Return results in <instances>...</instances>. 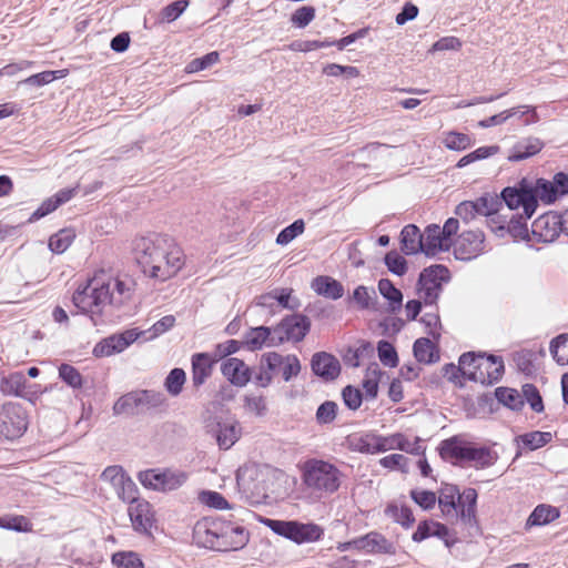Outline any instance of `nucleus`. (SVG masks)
Wrapping results in <instances>:
<instances>
[{
    "label": "nucleus",
    "mask_w": 568,
    "mask_h": 568,
    "mask_svg": "<svg viewBox=\"0 0 568 568\" xmlns=\"http://www.w3.org/2000/svg\"><path fill=\"white\" fill-rule=\"evenodd\" d=\"M132 252L142 272L160 281L174 276L185 262L180 245L166 234L152 233L134 239Z\"/></svg>",
    "instance_id": "obj_1"
},
{
    "label": "nucleus",
    "mask_w": 568,
    "mask_h": 568,
    "mask_svg": "<svg viewBox=\"0 0 568 568\" xmlns=\"http://www.w3.org/2000/svg\"><path fill=\"white\" fill-rule=\"evenodd\" d=\"M497 355L483 352H467L460 355L458 366L447 364L445 375L455 384L463 383L458 379L459 375L464 378L480 383L481 385H493L497 381Z\"/></svg>",
    "instance_id": "obj_2"
},
{
    "label": "nucleus",
    "mask_w": 568,
    "mask_h": 568,
    "mask_svg": "<svg viewBox=\"0 0 568 568\" xmlns=\"http://www.w3.org/2000/svg\"><path fill=\"white\" fill-rule=\"evenodd\" d=\"M477 497L474 488H466L460 493L456 485L443 484L437 500L443 516L455 518L466 527L476 528Z\"/></svg>",
    "instance_id": "obj_3"
},
{
    "label": "nucleus",
    "mask_w": 568,
    "mask_h": 568,
    "mask_svg": "<svg viewBox=\"0 0 568 568\" xmlns=\"http://www.w3.org/2000/svg\"><path fill=\"white\" fill-rule=\"evenodd\" d=\"M304 486L318 497L336 493L342 484L343 473L332 463L318 458H310L301 466Z\"/></svg>",
    "instance_id": "obj_4"
},
{
    "label": "nucleus",
    "mask_w": 568,
    "mask_h": 568,
    "mask_svg": "<svg viewBox=\"0 0 568 568\" xmlns=\"http://www.w3.org/2000/svg\"><path fill=\"white\" fill-rule=\"evenodd\" d=\"M111 284L112 281L105 278L104 272L95 274L73 293V305L80 313L89 314L92 320L94 316H101L104 307L110 304Z\"/></svg>",
    "instance_id": "obj_5"
},
{
    "label": "nucleus",
    "mask_w": 568,
    "mask_h": 568,
    "mask_svg": "<svg viewBox=\"0 0 568 568\" xmlns=\"http://www.w3.org/2000/svg\"><path fill=\"white\" fill-rule=\"evenodd\" d=\"M443 459L470 463L476 468H486L494 464L493 450L488 446L477 445L464 435H455L439 445Z\"/></svg>",
    "instance_id": "obj_6"
},
{
    "label": "nucleus",
    "mask_w": 568,
    "mask_h": 568,
    "mask_svg": "<svg viewBox=\"0 0 568 568\" xmlns=\"http://www.w3.org/2000/svg\"><path fill=\"white\" fill-rule=\"evenodd\" d=\"M283 367V379L290 382L301 373V362L294 354L282 355L277 352H268L261 356L260 364L252 369V379L260 387L271 385L277 371Z\"/></svg>",
    "instance_id": "obj_7"
},
{
    "label": "nucleus",
    "mask_w": 568,
    "mask_h": 568,
    "mask_svg": "<svg viewBox=\"0 0 568 568\" xmlns=\"http://www.w3.org/2000/svg\"><path fill=\"white\" fill-rule=\"evenodd\" d=\"M166 398L163 393L154 389H135L120 396L113 404L115 416H138L151 409L164 406Z\"/></svg>",
    "instance_id": "obj_8"
},
{
    "label": "nucleus",
    "mask_w": 568,
    "mask_h": 568,
    "mask_svg": "<svg viewBox=\"0 0 568 568\" xmlns=\"http://www.w3.org/2000/svg\"><path fill=\"white\" fill-rule=\"evenodd\" d=\"M452 280L449 268L443 264L425 267L418 276L416 293L426 306H436L443 293L444 285Z\"/></svg>",
    "instance_id": "obj_9"
},
{
    "label": "nucleus",
    "mask_w": 568,
    "mask_h": 568,
    "mask_svg": "<svg viewBox=\"0 0 568 568\" xmlns=\"http://www.w3.org/2000/svg\"><path fill=\"white\" fill-rule=\"evenodd\" d=\"M455 214L468 223L479 216L487 219L491 232H497V193L487 192L475 201H464L455 209Z\"/></svg>",
    "instance_id": "obj_10"
},
{
    "label": "nucleus",
    "mask_w": 568,
    "mask_h": 568,
    "mask_svg": "<svg viewBox=\"0 0 568 568\" xmlns=\"http://www.w3.org/2000/svg\"><path fill=\"white\" fill-rule=\"evenodd\" d=\"M509 210L523 209L525 220H529L536 212V199L532 194L529 179H521L516 185L505 187L499 193Z\"/></svg>",
    "instance_id": "obj_11"
},
{
    "label": "nucleus",
    "mask_w": 568,
    "mask_h": 568,
    "mask_svg": "<svg viewBox=\"0 0 568 568\" xmlns=\"http://www.w3.org/2000/svg\"><path fill=\"white\" fill-rule=\"evenodd\" d=\"M27 427V413L20 404L9 402L0 407V438L6 440L20 438Z\"/></svg>",
    "instance_id": "obj_12"
},
{
    "label": "nucleus",
    "mask_w": 568,
    "mask_h": 568,
    "mask_svg": "<svg viewBox=\"0 0 568 568\" xmlns=\"http://www.w3.org/2000/svg\"><path fill=\"white\" fill-rule=\"evenodd\" d=\"M311 329L310 318L301 313L287 315L273 327V344L281 345L285 342L300 343Z\"/></svg>",
    "instance_id": "obj_13"
},
{
    "label": "nucleus",
    "mask_w": 568,
    "mask_h": 568,
    "mask_svg": "<svg viewBox=\"0 0 568 568\" xmlns=\"http://www.w3.org/2000/svg\"><path fill=\"white\" fill-rule=\"evenodd\" d=\"M144 334L145 332L139 331L138 328H130L121 333L112 334L97 343L92 354L95 357H109L119 354Z\"/></svg>",
    "instance_id": "obj_14"
},
{
    "label": "nucleus",
    "mask_w": 568,
    "mask_h": 568,
    "mask_svg": "<svg viewBox=\"0 0 568 568\" xmlns=\"http://www.w3.org/2000/svg\"><path fill=\"white\" fill-rule=\"evenodd\" d=\"M559 213L547 212L537 217L531 224V244H549L558 239L561 233Z\"/></svg>",
    "instance_id": "obj_15"
},
{
    "label": "nucleus",
    "mask_w": 568,
    "mask_h": 568,
    "mask_svg": "<svg viewBox=\"0 0 568 568\" xmlns=\"http://www.w3.org/2000/svg\"><path fill=\"white\" fill-rule=\"evenodd\" d=\"M485 235L481 231H464L454 242V255L460 261H470L484 251Z\"/></svg>",
    "instance_id": "obj_16"
},
{
    "label": "nucleus",
    "mask_w": 568,
    "mask_h": 568,
    "mask_svg": "<svg viewBox=\"0 0 568 568\" xmlns=\"http://www.w3.org/2000/svg\"><path fill=\"white\" fill-rule=\"evenodd\" d=\"M250 540L248 531L240 525L222 520L219 536V551L240 550L246 546Z\"/></svg>",
    "instance_id": "obj_17"
},
{
    "label": "nucleus",
    "mask_w": 568,
    "mask_h": 568,
    "mask_svg": "<svg viewBox=\"0 0 568 568\" xmlns=\"http://www.w3.org/2000/svg\"><path fill=\"white\" fill-rule=\"evenodd\" d=\"M222 526V519H209L204 518L197 521L193 528V540L194 542L203 548L219 551V536L220 527Z\"/></svg>",
    "instance_id": "obj_18"
},
{
    "label": "nucleus",
    "mask_w": 568,
    "mask_h": 568,
    "mask_svg": "<svg viewBox=\"0 0 568 568\" xmlns=\"http://www.w3.org/2000/svg\"><path fill=\"white\" fill-rule=\"evenodd\" d=\"M312 372L326 382L336 379L341 374L338 359L326 352H318L311 359Z\"/></svg>",
    "instance_id": "obj_19"
},
{
    "label": "nucleus",
    "mask_w": 568,
    "mask_h": 568,
    "mask_svg": "<svg viewBox=\"0 0 568 568\" xmlns=\"http://www.w3.org/2000/svg\"><path fill=\"white\" fill-rule=\"evenodd\" d=\"M423 239V253L427 256H435L438 252L449 251L453 245L450 239H445L440 226L437 224H429L425 232L422 234Z\"/></svg>",
    "instance_id": "obj_20"
},
{
    "label": "nucleus",
    "mask_w": 568,
    "mask_h": 568,
    "mask_svg": "<svg viewBox=\"0 0 568 568\" xmlns=\"http://www.w3.org/2000/svg\"><path fill=\"white\" fill-rule=\"evenodd\" d=\"M221 372L232 385L237 387H244L252 379V369L236 357H230L223 362Z\"/></svg>",
    "instance_id": "obj_21"
},
{
    "label": "nucleus",
    "mask_w": 568,
    "mask_h": 568,
    "mask_svg": "<svg viewBox=\"0 0 568 568\" xmlns=\"http://www.w3.org/2000/svg\"><path fill=\"white\" fill-rule=\"evenodd\" d=\"M538 116L534 108L519 105L499 112V125L509 124L514 128H524L537 122Z\"/></svg>",
    "instance_id": "obj_22"
},
{
    "label": "nucleus",
    "mask_w": 568,
    "mask_h": 568,
    "mask_svg": "<svg viewBox=\"0 0 568 568\" xmlns=\"http://www.w3.org/2000/svg\"><path fill=\"white\" fill-rule=\"evenodd\" d=\"M129 516L133 528L139 532L150 534L154 518L150 503L139 500L129 508Z\"/></svg>",
    "instance_id": "obj_23"
},
{
    "label": "nucleus",
    "mask_w": 568,
    "mask_h": 568,
    "mask_svg": "<svg viewBox=\"0 0 568 568\" xmlns=\"http://www.w3.org/2000/svg\"><path fill=\"white\" fill-rule=\"evenodd\" d=\"M526 221L525 215H511L508 217L507 225L505 226L499 220V237L509 235L514 241H526L530 245L531 231L529 232Z\"/></svg>",
    "instance_id": "obj_24"
},
{
    "label": "nucleus",
    "mask_w": 568,
    "mask_h": 568,
    "mask_svg": "<svg viewBox=\"0 0 568 568\" xmlns=\"http://www.w3.org/2000/svg\"><path fill=\"white\" fill-rule=\"evenodd\" d=\"M359 551L367 554H395V546L387 540L382 534L371 531L359 537Z\"/></svg>",
    "instance_id": "obj_25"
},
{
    "label": "nucleus",
    "mask_w": 568,
    "mask_h": 568,
    "mask_svg": "<svg viewBox=\"0 0 568 568\" xmlns=\"http://www.w3.org/2000/svg\"><path fill=\"white\" fill-rule=\"evenodd\" d=\"M242 343L248 351L261 349L264 345L277 346L273 344V327L267 326L251 327L244 334Z\"/></svg>",
    "instance_id": "obj_26"
},
{
    "label": "nucleus",
    "mask_w": 568,
    "mask_h": 568,
    "mask_svg": "<svg viewBox=\"0 0 568 568\" xmlns=\"http://www.w3.org/2000/svg\"><path fill=\"white\" fill-rule=\"evenodd\" d=\"M311 287L317 295L334 301L343 297L344 295V286L342 283L326 275H320L315 277L312 281Z\"/></svg>",
    "instance_id": "obj_27"
},
{
    "label": "nucleus",
    "mask_w": 568,
    "mask_h": 568,
    "mask_svg": "<svg viewBox=\"0 0 568 568\" xmlns=\"http://www.w3.org/2000/svg\"><path fill=\"white\" fill-rule=\"evenodd\" d=\"M544 142L538 138H525L518 141L509 151L507 159L511 162L521 161L539 153Z\"/></svg>",
    "instance_id": "obj_28"
},
{
    "label": "nucleus",
    "mask_w": 568,
    "mask_h": 568,
    "mask_svg": "<svg viewBox=\"0 0 568 568\" xmlns=\"http://www.w3.org/2000/svg\"><path fill=\"white\" fill-rule=\"evenodd\" d=\"M105 278H110L112 281L110 286V305L120 307L132 297L134 291V282L131 278H112L111 276L106 275Z\"/></svg>",
    "instance_id": "obj_29"
},
{
    "label": "nucleus",
    "mask_w": 568,
    "mask_h": 568,
    "mask_svg": "<svg viewBox=\"0 0 568 568\" xmlns=\"http://www.w3.org/2000/svg\"><path fill=\"white\" fill-rule=\"evenodd\" d=\"M214 361L207 353H196L192 356V383L194 387L202 386L212 374Z\"/></svg>",
    "instance_id": "obj_30"
},
{
    "label": "nucleus",
    "mask_w": 568,
    "mask_h": 568,
    "mask_svg": "<svg viewBox=\"0 0 568 568\" xmlns=\"http://www.w3.org/2000/svg\"><path fill=\"white\" fill-rule=\"evenodd\" d=\"M538 355H544V352L539 353L531 349H520L513 354V362L515 363L516 369L527 377H532L538 372L537 358Z\"/></svg>",
    "instance_id": "obj_31"
},
{
    "label": "nucleus",
    "mask_w": 568,
    "mask_h": 568,
    "mask_svg": "<svg viewBox=\"0 0 568 568\" xmlns=\"http://www.w3.org/2000/svg\"><path fill=\"white\" fill-rule=\"evenodd\" d=\"M402 251L406 255L423 252V239L419 229L414 224L404 226L400 232Z\"/></svg>",
    "instance_id": "obj_32"
},
{
    "label": "nucleus",
    "mask_w": 568,
    "mask_h": 568,
    "mask_svg": "<svg viewBox=\"0 0 568 568\" xmlns=\"http://www.w3.org/2000/svg\"><path fill=\"white\" fill-rule=\"evenodd\" d=\"M413 352L416 361L419 363L433 364L439 361V351L429 338H417L414 342Z\"/></svg>",
    "instance_id": "obj_33"
},
{
    "label": "nucleus",
    "mask_w": 568,
    "mask_h": 568,
    "mask_svg": "<svg viewBox=\"0 0 568 568\" xmlns=\"http://www.w3.org/2000/svg\"><path fill=\"white\" fill-rule=\"evenodd\" d=\"M560 511L558 508L550 505H538L532 513L529 515L526 527H539L550 524L551 521L559 518Z\"/></svg>",
    "instance_id": "obj_34"
},
{
    "label": "nucleus",
    "mask_w": 568,
    "mask_h": 568,
    "mask_svg": "<svg viewBox=\"0 0 568 568\" xmlns=\"http://www.w3.org/2000/svg\"><path fill=\"white\" fill-rule=\"evenodd\" d=\"M530 186H532V194L536 199V207L538 202L545 204H551L560 197L554 187V183L546 179L530 180Z\"/></svg>",
    "instance_id": "obj_35"
},
{
    "label": "nucleus",
    "mask_w": 568,
    "mask_h": 568,
    "mask_svg": "<svg viewBox=\"0 0 568 568\" xmlns=\"http://www.w3.org/2000/svg\"><path fill=\"white\" fill-rule=\"evenodd\" d=\"M216 442L220 448H231L240 438L241 428L239 423H219Z\"/></svg>",
    "instance_id": "obj_36"
},
{
    "label": "nucleus",
    "mask_w": 568,
    "mask_h": 568,
    "mask_svg": "<svg viewBox=\"0 0 568 568\" xmlns=\"http://www.w3.org/2000/svg\"><path fill=\"white\" fill-rule=\"evenodd\" d=\"M378 291L381 295L388 301V310L392 313L398 312L403 306V293L395 287L388 278L378 281Z\"/></svg>",
    "instance_id": "obj_37"
},
{
    "label": "nucleus",
    "mask_w": 568,
    "mask_h": 568,
    "mask_svg": "<svg viewBox=\"0 0 568 568\" xmlns=\"http://www.w3.org/2000/svg\"><path fill=\"white\" fill-rule=\"evenodd\" d=\"M323 535L324 529L317 524H303L295 521L294 542L298 545L317 541L323 537Z\"/></svg>",
    "instance_id": "obj_38"
},
{
    "label": "nucleus",
    "mask_w": 568,
    "mask_h": 568,
    "mask_svg": "<svg viewBox=\"0 0 568 568\" xmlns=\"http://www.w3.org/2000/svg\"><path fill=\"white\" fill-rule=\"evenodd\" d=\"M552 436L548 432H530L515 437V442L520 447V444L529 450H536L551 440Z\"/></svg>",
    "instance_id": "obj_39"
},
{
    "label": "nucleus",
    "mask_w": 568,
    "mask_h": 568,
    "mask_svg": "<svg viewBox=\"0 0 568 568\" xmlns=\"http://www.w3.org/2000/svg\"><path fill=\"white\" fill-rule=\"evenodd\" d=\"M378 435L374 433H365L361 436H354L351 439V447L353 450L362 454H378Z\"/></svg>",
    "instance_id": "obj_40"
},
{
    "label": "nucleus",
    "mask_w": 568,
    "mask_h": 568,
    "mask_svg": "<svg viewBox=\"0 0 568 568\" xmlns=\"http://www.w3.org/2000/svg\"><path fill=\"white\" fill-rule=\"evenodd\" d=\"M75 239V233L71 229H63L54 233L49 239V248L55 254L64 253Z\"/></svg>",
    "instance_id": "obj_41"
},
{
    "label": "nucleus",
    "mask_w": 568,
    "mask_h": 568,
    "mask_svg": "<svg viewBox=\"0 0 568 568\" xmlns=\"http://www.w3.org/2000/svg\"><path fill=\"white\" fill-rule=\"evenodd\" d=\"M382 375V371L378 367V364H371L365 372V377L363 379L362 386L365 389V394L367 398L374 399L378 394V383L379 377Z\"/></svg>",
    "instance_id": "obj_42"
},
{
    "label": "nucleus",
    "mask_w": 568,
    "mask_h": 568,
    "mask_svg": "<svg viewBox=\"0 0 568 568\" xmlns=\"http://www.w3.org/2000/svg\"><path fill=\"white\" fill-rule=\"evenodd\" d=\"M443 143L449 150L464 151L474 144V140L468 134L449 131L444 133Z\"/></svg>",
    "instance_id": "obj_43"
},
{
    "label": "nucleus",
    "mask_w": 568,
    "mask_h": 568,
    "mask_svg": "<svg viewBox=\"0 0 568 568\" xmlns=\"http://www.w3.org/2000/svg\"><path fill=\"white\" fill-rule=\"evenodd\" d=\"M26 384V378L21 373H12L8 377H3L0 383V390L4 395L19 396Z\"/></svg>",
    "instance_id": "obj_44"
},
{
    "label": "nucleus",
    "mask_w": 568,
    "mask_h": 568,
    "mask_svg": "<svg viewBox=\"0 0 568 568\" xmlns=\"http://www.w3.org/2000/svg\"><path fill=\"white\" fill-rule=\"evenodd\" d=\"M352 300L361 310H375L377 295L374 290L359 285L354 290Z\"/></svg>",
    "instance_id": "obj_45"
},
{
    "label": "nucleus",
    "mask_w": 568,
    "mask_h": 568,
    "mask_svg": "<svg viewBox=\"0 0 568 568\" xmlns=\"http://www.w3.org/2000/svg\"><path fill=\"white\" fill-rule=\"evenodd\" d=\"M550 353L559 365H568V333L561 334L550 342Z\"/></svg>",
    "instance_id": "obj_46"
},
{
    "label": "nucleus",
    "mask_w": 568,
    "mask_h": 568,
    "mask_svg": "<svg viewBox=\"0 0 568 568\" xmlns=\"http://www.w3.org/2000/svg\"><path fill=\"white\" fill-rule=\"evenodd\" d=\"M186 375L182 368H173L164 381V387L171 396H178L183 389L185 384Z\"/></svg>",
    "instance_id": "obj_47"
},
{
    "label": "nucleus",
    "mask_w": 568,
    "mask_h": 568,
    "mask_svg": "<svg viewBox=\"0 0 568 568\" xmlns=\"http://www.w3.org/2000/svg\"><path fill=\"white\" fill-rule=\"evenodd\" d=\"M189 476L182 470L164 469L162 470V490L171 491L180 488L187 480Z\"/></svg>",
    "instance_id": "obj_48"
},
{
    "label": "nucleus",
    "mask_w": 568,
    "mask_h": 568,
    "mask_svg": "<svg viewBox=\"0 0 568 568\" xmlns=\"http://www.w3.org/2000/svg\"><path fill=\"white\" fill-rule=\"evenodd\" d=\"M499 404L511 410H520L524 407V398L515 388L499 387Z\"/></svg>",
    "instance_id": "obj_49"
},
{
    "label": "nucleus",
    "mask_w": 568,
    "mask_h": 568,
    "mask_svg": "<svg viewBox=\"0 0 568 568\" xmlns=\"http://www.w3.org/2000/svg\"><path fill=\"white\" fill-rule=\"evenodd\" d=\"M262 523L265 524V526H267L276 535L285 537L286 539L294 541L295 521H293V520L285 521V520L266 518V519L262 520Z\"/></svg>",
    "instance_id": "obj_50"
},
{
    "label": "nucleus",
    "mask_w": 568,
    "mask_h": 568,
    "mask_svg": "<svg viewBox=\"0 0 568 568\" xmlns=\"http://www.w3.org/2000/svg\"><path fill=\"white\" fill-rule=\"evenodd\" d=\"M59 377L73 389H79L83 386L82 375L70 364L63 363L59 366Z\"/></svg>",
    "instance_id": "obj_51"
},
{
    "label": "nucleus",
    "mask_w": 568,
    "mask_h": 568,
    "mask_svg": "<svg viewBox=\"0 0 568 568\" xmlns=\"http://www.w3.org/2000/svg\"><path fill=\"white\" fill-rule=\"evenodd\" d=\"M524 402L526 400L535 413H542L545 409L542 397L534 384H524L521 387Z\"/></svg>",
    "instance_id": "obj_52"
},
{
    "label": "nucleus",
    "mask_w": 568,
    "mask_h": 568,
    "mask_svg": "<svg viewBox=\"0 0 568 568\" xmlns=\"http://www.w3.org/2000/svg\"><path fill=\"white\" fill-rule=\"evenodd\" d=\"M114 489L119 498L124 503L132 505L140 500L138 497V487L129 476H125L124 479Z\"/></svg>",
    "instance_id": "obj_53"
},
{
    "label": "nucleus",
    "mask_w": 568,
    "mask_h": 568,
    "mask_svg": "<svg viewBox=\"0 0 568 568\" xmlns=\"http://www.w3.org/2000/svg\"><path fill=\"white\" fill-rule=\"evenodd\" d=\"M377 352L379 361L384 366L393 368L398 365L397 352L388 341H379L377 343Z\"/></svg>",
    "instance_id": "obj_54"
},
{
    "label": "nucleus",
    "mask_w": 568,
    "mask_h": 568,
    "mask_svg": "<svg viewBox=\"0 0 568 568\" xmlns=\"http://www.w3.org/2000/svg\"><path fill=\"white\" fill-rule=\"evenodd\" d=\"M305 223L303 220H295L292 224L284 227L276 237L278 245H286L291 243L295 237L304 232Z\"/></svg>",
    "instance_id": "obj_55"
},
{
    "label": "nucleus",
    "mask_w": 568,
    "mask_h": 568,
    "mask_svg": "<svg viewBox=\"0 0 568 568\" xmlns=\"http://www.w3.org/2000/svg\"><path fill=\"white\" fill-rule=\"evenodd\" d=\"M199 499L203 505L214 509L223 510L231 508L229 501L217 491L202 490L199 495Z\"/></svg>",
    "instance_id": "obj_56"
},
{
    "label": "nucleus",
    "mask_w": 568,
    "mask_h": 568,
    "mask_svg": "<svg viewBox=\"0 0 568 568\" xmlns=\"http://www.w3.org/2000/svg\"><path fill=\"white\" fill-rule=\"evenodd\" d=\"M386 513L392 515L394 520L400 524L404 528H409L415 523L413 511L406 505H403L399 508L390 505L387 507Z\"/></svg>",
    "instance_id": "obj_57"
},
{
    "label": "nucleus",
    "mask_w": 568,
    "mask_h": 568,
    "mask_svg": "<svg viewBox=\"0 0 568 568\" xmlns=\"http://www.w3.org/2000/svg\"><path fill=\"white\" fill-rule=\"evenodd\" d=\"M138 479L145 488L161 491L162 486V470L160 469H146L140 471Z\"/></svg>",
    "instance_id": "obj_58"
},
{
    "label": "nucleus",
    "mask_w": 568,
    "mask_h": 568,
    "mask_svg": "<svg viewBox=\"0 0 568 568\" xmlns=\"http://www.w3.org/2000/svg\"><path fill=\"white\" fill-rule=\"evenodd\" d=\"M112 564L116 568H143L142 560L134 552H116L112 556Z\"/></svg>",
    "instance_id": "obj_59"
},
{
    "label": "nucleus",
    "mask_w": 568,
    "mask_h": 568,
    "mask_svg": "<svg viewBox=\"0 0 568 568\" xmlns=\"http://www.w3.org/2000/svg\"><path fill=\"white\" fill-rule=\"evenodd\" d=\"M384 262L388 271L397 276H403L407 272V262L405 257L395 251L388 252L384 257Z\"/></svg>",
    "instance_id": "obj_60"
},
{
    "label": "nucleus",
    "mask_w": 568,
    "mask_h": 568,
    "mask_svg": "<svg viewBox=\"0 0 568 568\" xmlns=\"http://www.w3.org/2000/svg\"><path fill=\"white\" fill-rule=\"evenodd\" d=\"M338 406L335 402L326 400L316 410V422L320 425L331 424L335 420Z\"/></svg>",
    "instance_id": "obj_61"
},
{
    "label": "nucleus",
    "mask_w": 568,
    "mask_h": 568,
    "mask_svg": "<svg viewBox=\"0 0 568 568\" xmlns=\"http://www.w3.org/2000/svg\"><path fill=\"white\" fill-rule=\"evenodd\" d=\"M410 498L416 503L419 507H422L424 510H429L434 508L437 496L434 491L430 490H424V489H412Z\"/></svg>",
    "instance_id": "obj_62"
},
{
    "label": "nucleus",
    "mask_w": 568,
    "mask_h": 568,
    "mask_svg": "<svg viewBox=\"0 0 568 568\" xmlns=\"http://www.w3.org/2000/svg\"><path fill=\"white\" fill-rule=\"evenodd\" d=\"M315 18V8L304 6L296 9L291 17V22L297 28L307 27Z\"/></svg>",
    "instance_id": "obj_63"
},
{
    "label": "nucleus",
    "mask_w": 568,
    "mask_h": 568,
    "mask_svg": "<svg viewBox=\"0 0 568 568\" xmlns=\"http://www.w3.org/2000/svg\"><path fill=\"white\" fill-rule=\"evenodd\" d=\"M342 398L348 409L356 410L362 405L363 394L358 388L347 385L342 390Z\"/></svg>",
    "instance_id": "obj_64"
}]
</instances>
